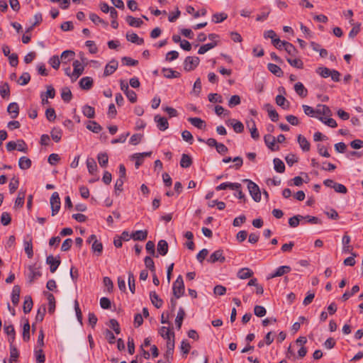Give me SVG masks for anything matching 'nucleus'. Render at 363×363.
Wrapping results in <instances>:
<instances>
[{
  "label": "nucleus",
  "mask_w": 363,
  "mask_h": 363,
  "mask_svg": "<svg viewBox=\"0 0 363 363\" xmlns=\"http://www.w3.org/2000/svg\"><path fill=\"white\" fill-rule=\"evenodd\" d=\"M243 182L247 184V189L250 194L255 202H259L261 200V191L260 189L255 182L250 179H244Z\"/></svg>",
  "instance_id": "obj_1"
},
{
  "label": "nucleus",
  "mask_w": 363,
  "mask_h": 363,
  "mask_svg": "<svg viewBox=\"0 0 363 363\" xmlns=\"http://www.w3.org/2000/svg\"><path fill=\"white\" fill-rule=\"evenodd\" d=\"M173 294L176 298H179L184 293V284L182 275H179L172 286Z\"/></svg>",
  "instance_id": "obj_2"
},
{
  "label": "nucleus",
  "mask_w": 363,
  "mask_h": 363,
  "mask_svg": "<svg viewBox=\"0 0 363 363\" xmlns=\"http://www.w3.org/2000/svg\"><path fill=\"white\" fill-rule=\"evenodd\" d=\"M50 206L52 210V216H55L60 209V199L57 192L52 193L50 197Z\"/></svg>",
  "instance_id": "obj_3"
},
{
  "label": "nucleus",
  "mask_w": 363,
  "mask_h": 363,
  "mask_svg": "<svg viewBox=\"0 0 363 363\" xmlns=\"http://www.w3.org/2000/svg\"><path fill=\"white\" fill-rule=\"evenodd\" d=\"M200 60L198 57H186L184 62V69L186 72L194 70L199 64Z\"/></svg>",
  "instance_id": "obj_4"
},
{
  "label": "nucleus",
  "mask_w": 363,
  "mask_h": 363,
  "mask_svg": "<svg viewBox=\"0 0 363 363\" xmlns=\"http://www.w3.org/2000/svg\"><path fill=\"white\" fill-rule=\"evenodd\" d=\"M87 65L77 60L73 62L72 81H75L83 73L84 66Z\"/></svg>",
  "instance_id": "obj_5"
},
{
  "label": "nucleus",
  "mask_w": 363,
  "mask_h": 363,
  "mask_svg": "<svg viewBox=\"0 0 363 363\" xmlns=\"http://www.w3.org/2000/svg\"><path fill=\"white\" fill-rule=\"evenodd\" d=\"M41 276L42 273L40 271V267H37L36 264L30 265L28 267V279L30 284H32L35 279H38Z\"/></svg>",
  "instance_id": "obj_6"
},
{
  "label": "nucleus",
  "mask_w": 363,
  "mask_h": 363,
  "mask_svg": "<svg viewBox=\"0 0 363 363\" xmlns=\"http://www.w3.org/2000/svg\"><path fill=\"white\" fill-rule=\"evenodd\" d=\"M208 262L214 264L217 262L223 263L225 261V257L223 255V250L221 249L217 250L213 252L207 259Z\"/></svg>",
  "instance_id": "obj_7"
},
{
  "label": "nucleus",
  "mask_w": 363,
  "mask_h": 363,
  "mask_svg": "<svg viewBox=\"0 0 363 363\" xmlns=\"http://www.w3.org/2000/svg\"><path fill=\"white\" fill-rule=\"evenodd\" d=\"M46 263L50 265V272L54 273L60 266L61 261L59 256L54 257L50 255L47 257Z\"/></svg>",
  "instance_id": "obj_8"
},
{
  "label": "nucleus",
  "mask_w": 363,
  "mask_h": 363,
  "mask_svg": "<svg viewBox=\"0 0 363 363\" xmlns=\"http://www.w3.org/2000/svg\"><path fill=\"white\" fill-rule=\"evenodd\" d=\"M291 268L287 265H283L279 267L274 272L271 273L268 275L267 279H273L277 277H281L284 274H288L291 272Z\"/></svg>",
  "instance_id": "obj_9"
},
{
  "label": "nucleus",
  "mask_w": 363,
  "mask_h": 363,
  "mask_svg": "<svg viewBox=\"0 0 363 363\" xmlns=\"http://www.w3.org/2000/svg\"><path fill=\"white\" fill-rule=\"evenodd\" d=\"M118 67V62L116 60H111L105 67L104 72V77L111 75L117 69Z\"/></svg>",
  "instance_id": "obj_10"
},
{
  "label": "nucleus",
  "mask_w": 363,
  "mask_h": 363,
  "mask_svg": "<svg viewBox=\"0 0 363 363\" xmlns=\"http://www.w3.org/2000/svg\"><path fill=\"white\" fill-rule=\"evenodd\" d=\"M264 143L268 148L272 151H277L279 150V147L276 145V138L272 135H266L264 137Z\"/></svg>",
  "instance_id": "obj_11"
},
{
  "label": "nucleus",
  "mask_w": 363,
  "mask_h": 363,
  "mask_svg": "<svg viewBox=\"0 0 363 363\" xmlns=\"http://www.w3.org/2000/svg\"><path fill=\"white\" fill-rule=\"evenodd\" d=\"M154 120L157 123V127L160 130L164 131L169 128V123L165 117L156 115Z\"/></svg>",
  "instance_id": "obj_12"
},
{
  "label": "nucleus",
  "mask_w": 363,
  "mask_h": 363,
  "mask_svg": "<svg viewBox=\"0 0 363 363\" xmlns=\"http://www.w3.org/2000/svg\"><path fill=\"white\" fill-rule=\"evenodd\" d=\"M92 251L93 252L99 256H101L103 252V245L101 242L98 241L96 238V236L92 235Z\"/></svg>",
  "instance_id": "obj_13"
},
{
  "label": "nucleus",
  "mask_w": 363,
  "mask_h": 363,
  "mask_svg": "<svg viewBox=\"0 0 363 363\" xmlns=\"http://www.w3.org/2000/svg\"><path fill=\"white\" fill-rule=\"evenodd\" d=\"M247 126L250 129L251 137L254 140H258L259 138V134L257 129L255 121L251 119L247 121Z\"/></svg>",
  "instance_id": "obj_14"
},
{
  "label": "nucleus",
  "mask_w": 363,
  "mask_h": 363,
  "mask_svg": "<svg viewBox=\"0 0 363 363\" xmlns=\"http://www.w3.org/2000/svg\"><path fill=\"white\" fill-rule=\"evenodd\" d=\"M315 111L316 114L320 115V116H325L330 117L332 116V111L330 108L325 104H318Z\"/></svg>",
  "instance_id": "obj_15"
},
{
  "label": "nucleus",
  "mask_w": 363,
  "mask_h": 363,
  "mask_svg": "<svg viewBox=\"0 0 363 363\" xmlns=\"http://www.w3.org/2000/svg\"><path fill=\"white\" fill-rule=\"evenodd\" d=\"M150 298L155 307L160 308L163 305V301L159 297L155 291L150 292Z\"/></svg>",
  "instance_id": "obj_16"
},
{
  "label": "nucleus",
  "mask_w": 363,
  "mask_h": 363,
  "mask_svg": "<svg viewBox=\"0 0 363 363\" xmlns=\"http://www.w3.org/2000/svg\"><path fill=\"white\" fill-rule=\"evenodd\" d=\"M253 272L252 269L245 267L239 269L237 273V277L240 279H246L253 276Z\"/></svg>",
  "instance_id": "obj_17"
},
{
  "label": "nucleus",
  "mask_w": 363,
  "mask_h": 363,
  "mask_svg": "<svg viewBox=\"0 0 363 363\" xmlns=\"http://www.w3.org/2000/svg\"><path fill=\"white\" fill-rule=\"evenodd\" d=\"M265 108L268 113V116L273 122H277L279 120V113L273 108L270 104L265 105Z\"/></svg>",
  "instance_id": "obj_18"
},
{
  "label": "nucleus",
  "mask_w": 363,
  "mask_h": 363,
  "mask_svg": "<svg viewBox=\"0 0 363 363\" xmlns=\"http://www.w3.org/2000/svg\"><path fill=\"white\" fill-rule=\"evenodd\" d=\"M21 288L18 285H15L13 287L11 292V301L14 306L18 305L20 299Z\"/></svg>",
  "instance_id": "obj_19"
},
{
  "label": "nucleus",
  "mask_w": 363,
  "mask_h": 363,
  "mask_svg": "<svg viewBox=\"0 0 363 363\" xmlns=\"http://www.w3.org/2000/svg\"><path fill=\"white\" fill-rule=\"evenodd\" d=\"M276 104L284 110H288L290 107V103L282 95H277L275 99Z\"/></svg>",
  "instance_id": "obj_20"
},
{
  "label": "nucleus",
  "mask_w": 363,
  "mask_h": 363,
  "mask_svg": "<svg viewBox=\"0 0 363 363\" xmlns=\"http://www.w3.org/2000/svg\"><path fill=\"white\" fill-rule=\"evenodd\" d=\"M125 20L128 25L132 27L140 28L143 24V21L140 18L132 16H128Z\"/></svg>",
  "instance_id": "obj_21"
},
{
  "label": "nucleus",
  "mask_w": 363,
  "mask_h": 363,
  "mask_svg": "<svg viewBox=\"0 0 363 363\" xmlns=\"http://www.w3.org/2000/svg\"><path fill=\"white\" fill-rule=\"evenodd\" d=\"M294 90L301 98H305L308 94V90L301 82H297L295 84Z\"/></svg>",
  "instance_id": "obj_22"
},
{
  "label": "nucleus",
  "mask_w": 363,
  "mask_h": 363,
  "mask_svg": "<svg viewBox=\"0 0 363 363\" xmlns=\"http://www.w3.org/2000/svg\"><path fill=\"white\" fill-rule=\"evenodd\" d=\"M297 140L303 151L308 152L310 150V143L304 136L298 135Z\"/></svg>",
  "instance_id": "obj_23"
},
{
  "label": "nucleus",
  "mask_w": 363,
  "mask_h": 363,
  "mask_svg": "<svg viewBox=\"0 0 363 363\" xmlns=\"http://www.w3.org/2000/svg\"><path fill=\"white\" fill-rule=\"evenodd\" d=\"M48 301V312L52 313L55 309V299L52 294L44 292Z\"/></svg>",
  "instance_id": "obj_24"
},
{
  "label": "nucleus",
  "mask_w": 363,
  "mask_h": 363,
  "mask_svg": "<svg viewBox=\"0 0 363 363\" xmlns=\"http://www.w3.org/2000/svg\"><path fill=\"white\" fill-rule=\"evenodd\" d=\"M168 243L164 240H160L157 243V252L162 256H164L168 252Z\"/></svg>",
  "instance_id": "obj_25"
},
{
  "label": "nucleus",
  "mask_w": 363,
  "mask_h": 363,
  "mask_svg": "<svg viewBox=\"0 0 363 363\" xmlns=\"http://www.w3.org/2000/svg\"><path fill=\"white\" fill-rule=\"evenodd\" d=\"M185 315H186V313H185L184 308H179V309L177 312L176 319H175L176 327L178 330H180L182 328V322L185 317Z\"/></svg>",
  "instance_id": "obj_26"
},
{
  "label": "nucleus",
  "mask_w": 363,
  "mask_h": 363,
  "mask_svg": "<svg viewBox=\"0 0 363 363\" xmlns=\"http://www.w3.org/2000/svg\"><path fill=\"white\" fill-rule=\"evenodd\" d=\"M126 38L128 41L137 45H142L144 43L143 38H139L138 35L135 33H127Z\"/></svg>",
  "instance_id": "obj_27"
},
{
  "label": "nucleus",
  "mask_w": 363,
  "mask_h": 363,
  "mask_svg": "<svg viewBox=\"0 0 363 363\" xmlns=\"http://www.w3.org/2000/svg\"><path fill=\"white\" fill-rule=\"evenodd\" d=\"M267 68L269 72H271L272 74L276 75L278 77H281L283 76L284 72L282 69L279 67L278 65L273 64V63H269L267 65Z\"/></svg>",
  "instance_id": "obj_28"
},
{
  "label": "nucleus",
  "mask_w": 363,
  "mask_h": 363,
  "mask_svg": "<svg viewBox=\"0 0 363 363\" xmlns=\"http://www.w3.org/2000/svg\"><path fill=\"white\" fill-rule=\"evenodd\" d=\"M75 53L72 50H65L62 52L61 54L60 60L62 63H67L70 60H73L74 57Z\"/></svg>",
  "instance_id": "obj_29"
},
{
  "label": "nucleus",
  "mask_w": 363,
  "mask_h": 363,
  "mask_svg": "<svg viewBox=\"0 0 363 363\" xmlns=\"http://www.w3.org/2000/svg\"><path fill=\"white\" fill-rule=\"evenodd\" d=\"M7 111L11 114L12 118H16L19 113V107L17 103L13 102L9 104L7 108Z\"/></svg>",
  "instance_id": "obj_30"
},
{
  "label": "nucleus",
  "mask_w": 363,
  "mask_h": 363,
  "mask_svg": "<svg viewBox=\"0 0 363 363\" xmlns=\"http://www.w3.org/2000/svg\"><path fill=\"white\" fill-rule=\"evenodd\" d=\"M283 48L286 50V52L291 56H296L298 53V50L295 48V46L287 42V43H282Z\"/></svg>",
  "instance_id": "obj_31"
},
{
  "label": "nucleus",
  "mask_w": 363,
  "mask_h": 363,
  "mask_svg": "<svg viewBox=\"0 0 363 363\" xmlns=\"http://www.w3.org/2000/svg\"><path fill=\"white\" fill-rule=\"evenodd\" d=\"M162 72L164 77L168 79L178 78L180 77V73L173 70L171 68H163Z\"/></svg>",
  "instance_id": "obj_32"
},
{
  "label": "nucleus",
  "mask_w": 363,
  "mask_h": 363,
  "mask_svg": "<svg viewBox=\"0 0 363 363\" xmlns=\"http://www.w3.org/2000/svg\"><path fill=\"white\" fill-rule=\"evenodd\" d=\"M23 245H24L25 252H26L28 257L32 258L33 256L32 238H30L28 240H24Z\"/></svg>",
  "instance_id": "obj_33"
},
{
  "label": "nucleus",
  "mask_w": 363,
  "mask_h": 363,
  "mask_svg": "<svg viewBox=\"0 0 363 363\" xmlns=\"http://www.w3.org/2000/svg\"><path fill=\"white\" fill-rule=\"evenodd\" d=\"M160 335L165 340L174 337V333L171 332L169 328L162 326L159 330Z\"/></svg>",
  "instance_id": "obj_34"
},
{
  "label": "nucleus",
  "mask_w": 363,
  "mask_h": 363,
  "mask_svg": "<svg viewBox=\"0 0 363 363\" xmlns=\"http://www.w3.org/2000/svg\"><path fill=\"white\" fill-rule=\"evenodd\" d=\"M0 95L4 99H9L10 96V87L7 82H3L1 84Z\"/></svg>",
  "instance_id": "obj_35"
},
{
  "label": "nucleus",
  "mask_w": 363,
  "mask_h": 363,
  "mask_svg": "<svg viewBox=\"0 0 363 363\" xmlns=\"http://www.w3.org/2000/svg\"><path fill=\"white\" fill-rule=\"evenodd\" d=\"M188 121L192 125L199 129H203L206 127V123L200 118H189Z\"/></svg>",
  "instance_id": "obj_36"
},
{
  "label": "nucleus",
  "mask_w": 363,
  "mask_h": 363,
  "mask_svg": "<svg viewBox=\"0 0 363 363\" xmlns=\"http://www.w3.org/2000/svg\"><path fill=\"white\" fill-rule=\"evenodd\" d=\"M147 237V230H136L132 233V238L134 240H145Z\"/></svg>",
  "instance_id": "obj_37"
},
{
  "label": "nucleus",
  "mask_w": 363,
  "mask_h": 363,
  "mask_svg": "<svg viewBox=\"0 0 363 363\" xmlns=\"http://www.w3.org/2000/svg\"><path fill=\"white\" fill-rule=\"evenodd\" d=\"M350 237L345 234L343 235L342 237V245H343V247H342V252H350L352 250V247L351 245H350Z\"/></svg>",
  "instance_id": "obj_38"
},
{
  "label": "nucleus",
  "mask_w": 363,
  "mask_h": 363,
  "mask_svg": "<svg viewBox=\"0 0 363 363\" xmlns=\"http://www.w3.org/2000/svg\"><path fill=\"white\" fill-rule=\"evenodd\" d=\"M230 123L235 133H241L243 132L244 125L240 121L235 119H231L230 120Z\"/></svg>",
  "instance_id": "obj_39"
},
{
  "label": "nucleus",
  "mask_w": 363,
  "mask_h": 363,
  "mask_svg": "<svg viewBox=\"0 0 363 363\" xmlns=\"http://www.w3.org/2000/svg\"><path fill=\"white\" fill-rule=\"evenodd\" d=\"M274 170L278 173H283L285 171V165L281 160L274 158L273 160Z\"/></svg>",
  "instance_id": "obj_40"
},
{
  "label": "nucleus",
  "mask_w": 363,
  "mask_h": 363,
  "mask_svg": "<svg viewBox=\"0 0 363 363\" xmlns=\"http://www.w3.org/2000/svg\"><path fill=\"white\" fill-rule=\"evenodd\" d=\"M217 45H218L217 41H214V42H211V43L203 45L199 48V49L198 50V53L199 55H203V54L206 53L207 51H208L209 50L215 48Z\"/></svg>",
  "instance_id": "obj_41"
},
{
  "label": "nucleus",
  "mask_w": 363,
  "mask_h": 363,
  "mask_svg": "<svg viewBox=\"0 0 363 363\" xmlns=\"http://www.w3.org/2000/svg\"><path fill=\"white\" fill-rule=\"evenodd\" d=\"M31 160L26 157H21L18 161V166L21 169H28L31 166Z\"/></svg>",
  "instance_id": "obj_42"
},
{
  "label": "nucleus",
  "mask_w": 363,
  "mask_h": 363,
  "mask_svg": "<svg viewBox=\"0 0 363 363\" xmlns=\"http://www.w3.org/2000/svg\"><path fill=\"white\" fill-rule=\"evenodd\" d=\"M192 164L191 157L186 154H182L180 160V165L183 168H188Z\"/></svg>",
  "instance_id": "obj_43"
},
{
  "label": "nucleus",
  "mask_w": 363,
  "mask_h": 363,
  "mask_svg": "<svg viewBox=\"0 0 363 363\" xmlns=\"http://www.w3.org/2000/svg\"><path fill=\"white\" fill-rule=\"evenodd\" d=\"M315 118H317L322 123L328 125L329 127L335 128L337 125L336 121L332 118H327L326 117L324 116H315Z\"/></svg>",
  "instance_id": "obj_44"
},
{
  "label": "nucleus",
  "mask_w": 363,
  "mask_h": 363,
  "mask_svg": "<svg viewBox=\"0 0 363 363\" xmlns=\"http://www.w3.org/2000/svg\"><path fill=\"white\" fill-rule=\"evenodd\" d=\"M286 61L291 66H292L294 67H296L298 69H302L303 67V62L299 58L292 59L291 57H287Z\"/></svg>",
  "instance_id": "obj_45"
},
{
  "label": "nucleus",
  "mask_w": 363,
  "mask_h": 363,
  "mask_svg": "<svg viewBox=\"0 0 363 363\" xmlns=\"http://www.w3.org/2000/svg\"><path fill=\"white\" fill-rule=\"evenodd\" d=\"M61 97L65 102L68 103L71 101L72 98V94L70 89L68 87H64L62 89Z\"/></svg>",
  "instance_id": "obj_46"
},
{
  "label": "nucleus",
  "mask_w": 363,
  "mask_h": 363,
  "mask_svg": "<svg viewBox=\"0 0 363 363\" xmlns=\"http://www.w3.org/2000/svg\"><path fill=\"white\" fill-rule=\"evenodd\" d=\"M98 162L101 167H106L108 164V157L107 153L101 152L97 156Z\"/></svg>",
  "instance_id": "obj_47"
},
{
  "label": "nucleus",
  "mask_w": 363,
  "mask_h": 363,
  "mask_svg": "<svg viewBox=\"0 0 363 363\" xmlns=\"http://www.w3.org/2000/svg\"><path fill=\"white\" fill-rule=\"evenodd\" d=\"M33 301L30 296H26L23 302V312L28 313L33 308Z\"/></svg>",
  "instance_id": "obj_48"
},
{
  "label": "nucleus",
  "mask_w": 363,
  "mask_h": 363,
  "mask_svg": "<svg viewBox=\"0 0 363 363\" xmlns=\"http://www.w3.org/2000/svg\"><path fill=\"white\" fill-rule=\"evenodd\" d=\"M51 137L54 141L58 143L62 138V130L59 128H54L51 130Z\"/></svg>",
  "instance_id": "obj_49"
},
{
  "label": "nucleus",
  "mask_w": 363,
  "mask_h": 363,
  "mask_svg": "<svg viewBox=\"0 0 363 363\" xmlns=\"http://www.w3.org/2000/svg\"><path fill=\"white\" fill-rule=\"evenodd\" d=\"M302 218H303V216H294L289 219V224L291 228H296Z\"/></svg>",
  "instance_id": "obj_50"
},
{
  "label": "nucleus",
  "mask_w": 363,
  "mask_h": 363,
  "mask_svg": "<svg viewBox=\"0 0 363 363\" xmlns=\"http://www.w3.org/2000/svg\"><path fill=\"white\" fill-rule=\"evenodd\" d=\"M79 86L82 89L89 90L91 89V77H83L79 81Z\"/></svg>",
  "instance_id": "obj_51"
},
{
  "label": "nucleus",
  "mask_w": 363,
  "mask_h": 363,
  "mask_svg": "<svg viewBox=\"0 0 363 363\" xmlns=\"http://www.w3.org/2000/svg\"><path fill=\"white\" fill-rule=\"evenodd\" d=\"M228 18V15L225 13H216L213 15L212 21L216 23H221Z\"/></svg>",
  "instance_id": "obj_52"
},
{
  "label": "nucleus",
  "mask_w": 363,
  "mask_h": 363,
  "mask_svg": "<svg viewBox=\"0 0 363 363\" xmlns=\"http://www.w3.org/2000/svg\"><path fill=\"white\" fill-rule=\"evenodd\" d=\"M35 357L37 363H44L45 361V356L42 349L35 350Z\"/></svg>",
  "instance_id": "obj_53"
},
{
  "label": "nucleus",
  "mask_w": 363,
  "mask_h": 363,
  "mask_svg": "<svg viewBox=\"0 0 363 363\" xmlns=\"http://www.w3.org/2000/svg\"><path fill=\"white\" fill-rule=\"evenodd\" d=\"M128 282L130 291L132 294H134L135 291V277L131 272H128Z\"/></svg>",
  "instance_id": "obj_54"
},
{
  "label": "nucleus",
  "mask_w": 363,
  "mask_h": 363,
  "mask_svg": "<svg viewBox=\"0 0 363 363\" xmlns=\"http://www.w3.org/2000/svg\"><path fill=\"white\" fill-rule=\"evenodd\" d=\"M30 324L27 320L26 323L23 325V339L24 341L27 342L30 340Z\"/></svg>",
  "instance_id": "obj_55"
},
{
  "label": "nucleus",
  "mask_w": 363,
  "mask_h": 363,
  "mask_svg": "<svg viewBox=\"0 0 363 363\" xmlns=\"http://www.w3.org/2000/svg\"><path fill=\"white\" fill-rule=\"evenodd\" d=\"M25 192L19 191L18 194V196L15 201V207H22L24 204L25 200Z\"/></svg>",
  "instance_id": "obj_56"
},
{
  "label": "nucleus",
  "mask_w": 363,
  "mask_h": 363,
  "mask_svg": "<svg viewBox=\"0 0 363 363\" xmlns=\"http://www.w3.org/2000/svg\"><path fill=\"white\" fill-rule=\"evenodd\" d=\"M30 80V76L28 72H23L18 79V84L21 86L26 85Z\"/></svg>",
  "instance_id": "obj_57"
},
{
  "label": "nucleus",
  "mask_w": 363,
  "mask_h": 363,
  "mask_svg": "<svg viewBox=\"0 0 363 363\" xmlns=\"http://www.w3.org/2000/svg\"><path fill=\"white\" fill-rule=\"evenodd\" d=\"M241 102L240 97L238 95L232 96L228 101V106L230 108L239 105Z\"/></svg>",
  "instance_id": "obj_58"
},
{
  "label": "nucleus",
  "mask_w": 363,
  "mask_h": 363,
  "mask_svg": "<svg viewBox=\"0 0 363 363\" xmlns=\"http://www.w3.org/2000/svg\"><path fill=\"white\" fill-rule=\"evenodd\" d=\"M254 313L256 316L262 318L266 315L267 311L264 306H255L254 308Z\"/></svg>",
  "instance_id": "obj_59"
},
{
  "label": "nucleus",
  "mask_w": 363,
  "mask_h": 363,
  "mask_svg": "<svg viewBox=\"0 0 363 363\" xmlns=\"http://www.w3.org/2000/svg\"><path fill=\"white\" fill-rule=\"evenodd\" d=\"M145 267L148 268L152 272H155V267L153 259L150 257H145L144 259Z\"/></svg>",
  "instance_id": "obj_60"
},
{
  "label": "nucleus",
  "mask_w": 363,
  "mask_h": 363,
  "mask_svg": "<svg viewBox=\"0 0 363 363\" xmlns=\"http://www.w3.org/2000/svg\"><path fill=\"white\" fill-rule=\"evenodd\" d=\"M61 60L57 55H54L49 60L50 65L55 69H57L60 67Z\"/></svg>",
  "instance_id": "obj_61"
},
{
  "label": "nucleus",
  "mask_w": 363,
  "mask_h": 363,
  "mask_svg": "<svg viewBox=\"0 0 363 363\" xmlns=\"http://www.w3.org/2000/svg\"><path fill=\"white\" fill-rule=\"evenodd\" d=\"M270 13V10L269 9L264 8L260 14H258L256 18V21H264L269 16Z\"/></svg>",
  "instance_id": "obj_62"
},
{
  "label": "nucleus",
  "mask_w": 363,
  "mask_h": 363,
  "mask_svg": "<svg viewBox=\"0 0 363 363\" xmlns=\"http://www.w3.org/2000/svg\"><path fill=\"white\" fill-rule=\"evenodd\" d=\"M208 98L211 103H223V97L218 94H209Z\"/></svg>",
  "instance_id": "obj_63"
},
{
  "label": "nucleus",
  "mask_w": 363,
  "mask_h": 363,
  "mask_svg": "<svg viewBox=\"0 0 363 363\" xmlns=\"http://www.w3.org/2000/svg\"><path fill=\"white\" fill-rule=\"evenodd\" d=\"M19 185V181L18 178H12L9 183V191L11 194H13L18 189Z\"/></svg>",
  "instance_id": "obj_64"
}]
</instances>
